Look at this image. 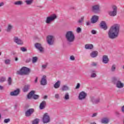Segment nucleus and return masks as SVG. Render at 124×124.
Here are the masks:
<instances>
[{
  "label": "nucleus",
  "instance_id": "nucleus-1",
  "mask_svg": "<svg viewBox=\"0 0 124 124\" xmlns=\"http://www.w3.org/2000/svg\"><path fill=\"white\" fill-rule=\"evenodd\" d=\"M119 33H120V25L114 24L110 28L108 34L109 38L115 39L119 36Z\"/></svg>",
  "mask_w": 124,
  "mask_h": 124
},
{
  "label": "nucleus",
  "instance_id": "nucleus-2",
  "mask_svg": "<svg viewBox=\"0 0 124 124\" xmlns=\"http://www.w3.org/2000/svg\"><path fill=\"white\" fill-rule=\"evenodd\" d=\"M65 37L67 41L70 43L74 42V40H75V36L72 31H67L65 34Z\"/></svg>",
  "mask_w": 124,
  "mask_h": 124
},
{
  "label": "nucleus",
  "instance_id": "nucleus-3",
  "mask_svg": "<svg viewBox=\"0 0 124 124\" xmlns=\"http://www.w3.org/2000/svg\"><path fill=\"white\" fill-rule=\"evenodd\" d=\"M112 82L115 85L116 88L118 89H123L124 86V83L122 82L120 79L117 78H112Z\"/></svg>",
  "mask_w": 124,
  "mask_h": 124
},
{
  "label": "nucleus",
  "instance_id": "nucleus-4",
  "mask_svg": "<svg viewBox=\"0 0 124 124\" xmlns=\"http://www.w3.org/2000/svg\"><path fill=\"white\" fill-rule=\"evenodd\" d=\"M31 72V69L26 67H23L16 73L19 75H29Z\"/></svg>",
  "mask_w": 124,
  "mask_h": 124
},
{
  "label": "nucleus",
  "instance_id": "nucleus-5",
  "mask_svg": "<svg viewBox=\"0 0 124 124\" xmlns=\"http://www.w3.org/2000/svg\"><path fill=\"white\" fill-rule=\"evenodd\" d=\"M56 19H57V15L53 14L47 16L45 22L46 24H51V23H52V22H54Z\"/></svg>",
  "mask_w": 124,
  "mask_h": 124
},
{
  "label": "nucleus",
  "instance_id": "nucleus-6",
  "mask_svg": "<svg viewBox=\"0 0 124 124\" xmlns=\"http://www.w3.org/2000/svg\"><path fill=\"white\" fill-rule=\"evenodd\" d=\"M112 11H108V15L109 16L114 17L117 15V6L115 5L112 6Z\"/></svg>",
  "mask_w": 124,
  "mask_h": 124
},
{
  "label": "nucleus",
  "instance_id": "nucleus-7",
  "mask_svg": "<svg viewBox=\"0 0 124 124\" xmlns=\"http://www.w3.org/2000/svg\"><path fill=\"white\" fill-rule=\"evenodd\" d=\"M46 41L48 45H53L55 41V37L53 35H48L46 37Z\"/></svg>",
  "mask_w": 124,
  "mask_h": 124
},
{
  "label": "nucleus",
  "instance_id": "nucleus-8",
  "mask_svg": "<svg viewBox=\"0 0 124 124\" xmlns=\"http://www.w3.org/2000/svg\"><path fill=\"white\" fill-rule=\"evenodd\" d=\"M35 47L37 49L40 53H44V47H42V45L40 43H36L34 44Z\"/></svg>",
  "mask_w": 124,
  "mask_h": 124
},
{
  "label": "nucleus",
  "instance_id": "nucleus-9",
  "mask_svg": "<svg viewBox=\"0 0 124 124\" xmlns=\"http://www.w3.org/2000/svg\"><path fill=\"white\" fill-rule=\"evenodd\" d=\"M42 120L44 124L49 123L50 122V116L49 114L47 113L44 114Z\"/></svg>",
  "mask_w": 124,
  "mask_h": 124
},
{
  "label": "nucleus",
  "instance_id": "nucleus-10",
  "mask_svg": "<svg viewBox=\"0 0 124 124\" xmlns=\"http://www.w3.org/2000/svg\"><path fill=\"white\" fill-rule=\"evenodd\" d=\"M100 5L99 4L94 5L92 6V10L94 13H99L100 11Z\"/></svg>",
  "mask_w": 124,
  "mask_h": 124
},
{
  "label": "nucleus",
  "instance_id": "nucleus-11",
  "mask_svg": "<svg viewBox=\"0 0 124 124\" xmlns=\"http://www.w3.org/2000/svg\"><path fill=\"white\" fill-rule=\"evenodd\" d=\"M86 97H87V93H85V92L82 91L79 93L78 95V99L79 100L85 99Z\"/></svg>",
  "mask_w": 124,
  "mask_h": 124
},
{
  "label": "nucleus",
  "instance_id": "nucleus-12",
  "mask_svg": "<svg viewBox=\"0 0 124 124\" xmlns=\"http://www.w3.org/2000/svg\"><path fill=\"white\" fill-rule=\"evenodd\" d=\"M14 41L18 45H23V41L20 39H18V37H15L14 38Z\"/></svg>",
  "mask_w": 124,
  "mask_h": 124
},
{
  "label": "nucleus",
  "instance_id": "nucleus-13",
  "mask_svg": "<svg viewBox=\"0 0 124 124\" xmlns=\"http://www.w3.org/2000/svg\"><path fill=\"white\" fill-rule=\"evenodd\" d=\"M20 93V89H17L13 92L10 93V95L12 96H16Z\"/></svg>",
  "mask_w": 124,
  "mask_h": 124
},
{
  "label": "nucleus",
  "instance_id": "nucleus-14",
  "mask_svg": "<svg viewBox=\"0 0 124 124\" xmlns=\"http://www.w3.org/2000/svg\"><path fill=\"white\" fill-rule=\"evenodd\" d=\"M33 112H34V109L33 108H30L26 111L25 116L26 117H30Z\"/></svg>",
  "mask_w": 124,
  "mask_h": 124
},
{
  "label": "nucleus",
  "instance_id": "nucleus-15",
  "mask_svg": "<svg viewBox=\"0 0 124 124\" xmlns=\"http://www.w3.org/2000/svg\"><path fill=\"white\" fill-rule=\"evenodd\" d=\"M41 85H42V86H45V85H47V80H46V76H43L41 80Z\"/></svg>",
  "mask_w": 124,
  "mask_h": 124
},
{
  "label": "nucleus",
  "instance_id": "nucleus-16",
  "mask_svg": "<svg viewBox=\"0 0 124 124\" xmlns=\"http://www.w3.org/2000/svg\"><path fill=\"white\" fill-rule=\"evenodd\" d=\"M99 17L97 16H93L91 19V22L92 24H94L98 21Z\"/></svg>",
  "mask_w": 124,
  "mask_h": 124
},
{
  "label": "nucleus",
  "instance_id": "nucleus-17",
  "mask_svg": "<svg viewBox=\"0 0 124 124\" xmlns=\"http://www.w3.org/2000/svg\"><path fill=\"white\" fill-rule=\"evenodd\" d=\"M109 62V58H108V56L107 55H104L103 56L102 62L103 63H108Z\"/></svg>",
  "mask_w": 124,
  "mask_h": 124
},
{
  "label": "nucleus",
  "instance_id": "nucleus-18",
  "mask_svg": "<svg viewBox=\"0 0 124 124\" xmlns=\"http://www.w3.org/2000/svg\"><path fill=\"white\" fill-rule=\"evenodd\" d=\"M46 101H43V102H42L40 104V106H39V108L41 110H43V109H44V108H45V107H46Z\"/></svg>",
  "mask_w": 124,
  "mask_h": 124
},
{
  "label": "nucleus",
  "instance_id": "nucleus-19",
  "mask_svg": "<svg viewBox=\"0 0 124 124\" xmlns=\"http://www.w3.org/2000/svg\"><path fill=\"white\" fill-rule=\"evenodd\" d=\"M54 89H59L61 87V81L58 80L53 86Z\"/></svg>",
  "mask_w": 124,
  "mask_h": 124
},
{
  "label": "nucleus",
  "instance_id": "nucleus-20",
  "mask_svg": "<svg viewBox=\"0 0 124 124\" xmlns=\"http://www.w3.org/2000/svg\"><path fill=\"white\" fill-rule=\"evenodd\" d=\"M100 27L102 29L106 30L107 29V25H106V23L104 21H102L100 23Z\"/></svg>",
  "mask_w": 124,
  "mask_h": 124
},
{
  "label": "nucleus",
  "instance_id": "nucleus-21",
  "mask_svg": "<svg viewBox=\"0 0 124 124\" xmlns=\"http://www.w3.org/2000/svg\"><path fill=\"white\" fill-rule=\"evenodd\" d=\"M109 123V119L108 118H103L101 120V123L102 124H107Z\"/></svg>",
  "mask_w": 124,
  "mask_h": 124
},
{
  "label": "nucleus",
  "instance_id": "nucleus-22",
  "mask_svg": "<svg viewBox=\"0 0 124 124\" xmlns=\"http://www.w3.org/2000/svg\"><path fill=\"white\" fill-rule=\"evenodd\" d=\"M98 52L97 51H93L90 54V56L92 58H95L97 57Z\"/></svg>",
  "mask_w": 124,
  "mask_h": 124
},
{
  "label": "nucleus",
  "instance_id": "nucleus-23",
  "mask_svg": "<svg viewBox=\"0 0 124 124\" xmlns=\"http://www.w3.org/2000/svg\"><path fill=\"white\" fill-rule=\"evenodd\" d=\"M85 49H92L93 48V45L92 44H86L85 46Z\"/></svg>",
  "mask_w": 124,
  "mask_h": 124
},
{
  "label": "nucleus",
  "instance_id": "nucleus-24",
  "mask_svg": "<svg viewBox=\"0 0 124 124\" xmlns=\"http://www.w3.org/2000/svg\"><path fill=\"white\" fill-rule=\"evenodd\" d=\"M35 92L34 91H31L28 95L27 97L29 99H30L33 96V94H34V93Z\"/></svg>",
  "mask_w": 124,
  "mask_h": 124
},
{
  "label": "nucleus",
  "instance_id": "nucleus-25",
  "mask_svg": "<svg viewBox=\"0 0 124 124\" xmlns=\"http://www.w3.org/2000/svg\"><path fill=\"white\" fill-rule=\"evenodd\" d=\"M12 29H13V25H12V24H8L6 31L9 32L10 31H11V30H12Z\"/></svg>",
  "mask_w": 124,
  "mask_h": 124
},
{
  "label": "nucleus",
  "instance_id": "nucleus-26",
  "mask_svg": "<svg viewBox=\"0 0 124 124\" xmlns=\"http://www.w3.org/2000/svg\"><path fill=\"white\" fill-rule=\"evenodd\" d=\"M30 87H31V85H25L23 89V92H24V93H25L26 92H28V91H29V90H30Z\"/></svg>",
  "mask_w": 124,
  "mask_h": 124
},
{
  "label": "nucleus",
  "instance_id": "nucleus-27",
  "mask_svg": "<svg viewBox=\"0 0 124 124\" xmlns=\"http://www.w3.org/2000/svg\"><path fill=\"white\" fill-rule=\"evenodd\" d=\"M63 98L65 100H69V93H66L64 95Z\"/></svg>",
  "mask_w": 124,
  "mask_h": 124
},
{
  "label": "nucleus",
  "instance_id": "nucleus-28",
  "mask_svg": "<svg viewBox=\"0 0 124 124\" xmlns=\"http://www.w3.org/2000/svg\"><path fill=\"white\" fill-rule=\"evenodd\" d=\"M25 3H26L27 5H31L33 2V0H26L25 1Z\"/></svg>",
  "mask_w": 124,
  "mask_h": 124
},
{
  "label": "nucleus",
  "instance_id": "nucleus-29",
  "mask_svg": "<svg viewBox=\"0 0 124 124\" xmlns=\"http://www.w3.org/2000/svg\"><path fill=\"white\" fill-rule=\"evenodd\" d=\"M68 90H69V88L67 85H63L62 87V90L63 92L68 91Z\"/></svg>",
  "mask_w": 124,
  "mask_h": 124
},
{
  "label": "nucleus",
  "instance_id": "nucleus-30",
  "mask_svg": "<svg viewBox=\"0 0 124 124\" xmlns=\"http://www.w3.org/2000/svg\"><path fill=\"white\" fill-rule=\"evenodd\" d=\"M110 71L111 72H115V71H116V65L115 64L112 65L111 68H110Z\"/></svg>",
  "mask_w": 124,
  "mask_h": 124
},
{
  "label": "nucleus",
  "instance_id": "nucleus-31",
  "mask_svg": "<svg viewBox=\"0 0 124 124\" xmlns=\"http://www.w3.org/2000/svg\"><path fill=\"white\" fill-rule=\"evenodd\" d=\"M14 4L15 5H22L23 4V1L19 0L15 2Z\"/></svg>",
  "mask_w": 124,
  "mask_h": 124
},
{
  "label": "nucleus",
  "instance_id": "nucleus-32",
  "mask_svg": "<svg viewBox=\"0 0 124 124\" xmlns=\"http://www.w3.org/2000/svg\"><path fill=\"white\" fill-rule=\"evenodd\" d=\"M85 19V16H81V18L78 20V23L79 24H81L84 22V20Z\"/></svg>",
  "mask_w": 124,
  "mask_h": 124
},
{
  "label": "nucleus",
  "instance_id": "nucleus-33",
  "mask_svg": "<svg viewBox=\"0 0 124 124\" xmlns=\"http://www.w3.org/2000/svg\"><path fill=\"white\" fill-rule=\"evenodd\" d=\"M8 85H9V86H10L12 84V78H11V77H9L8 78Z\"/></svg>",
  "mask_w": 124,
  "mask_h": 124
},
{
  "label": "nucleus",
  "instance_id": "nucleus-34",
  "mask_svg": "<svg viewBox=\"0 0 124 124\" xmlns=\"http://www.w3.org/2000/svg\"><path fill=\"white\" fill-rule=\"evenodd\" d=\"M91 100H92V102H93V103H97L99 102V100H96V99H94V98H92L91 99Z\"/></svg>",
  "mask_w": 124,
  "mask_h": 124
},
{
  "label": "nucleus",
  "instance_id": "nucleus-35",
  "mask_svg": "<svg viewBox=\"0 0 124 124\" xmlns=\"http://www.w3.org/2000/svg\"><path fill=\"white\" fill-rule=\"evenodd\" d=\"M11 62V60H10V59H6L4 61V62L5 64H10Z\"/></svg>",
  "mask_w": 124,
  "mask_h": 124
},
{
  "label": "nucleus",
  "instance_id": "nucleus-36",
  "mask_svg": "<svg viewBox=\"0 0 124 124\" xmlns=\"http://www.w3.org/2000/svg\"><path fill=\"white\" fill-rule=\"evenodd\" d=\"M39 123V119H36L34 121H32V124H37Z\"/></svg>",
  "mask_w": 124,
  "mask_h": 124
},
{
  "label": "nucleus",
  "instance_id": "nucleus-37",
  "mask_svg": "<svg viewBox=\"0 0 124 124\" xmlns=\"http://www.w3.org/2000/svg\"><path fill=\"white\" fill-rule=\"evenodd\" d=\"M76 31L78 32V33H80V32L82 31V29H81L80 27H78Z\"/></svg>",
  "mask_w": 124,
  "mask_h": 124
},
{
  "label": "nucleus",
  "instance_id": "nucleus-38",
  "mask_svg": "<svg viewBox=\"0 0 124 124\" xmlns=\"http://www.w3.org/2000/svg\"><path fill=\"white\" fill-rule=\"evenodd\" d=\"M37 62V57H35L32 58V62L34 63V62Z\"/></svg>",
  "mask_w": 124,
  "mask_h": 124
},
{
  "label": "nucleus",
  "instance_id": "nucleus-39",
  "mask_svg": "<svg viewBox=\"0 0 124 124\" xmlns=\"http://www.w3.org/2000/svg\"><path fill=\"white\" fill-rule=\"evenodd\" d=\"M6 79L4 77H1L0 78V82L1 83L2 82H4V81H5Z\"/></svg>",
  "mask_w": 124,
  "mask_h": 124
},
{
  "label": "nucleus",
  "instance_id": "nucleus-40",
  "mask_svg": "<svg viewBox=\"0 0 124 124\" xmlns=\"http://www.w3.org/2000/svg\"><path fill=\"white\" fill-rule=\"evenodd\" d=\"M55 98L56 99H60V94H59V93H56V94H55Z\"/></svg>",
  "mask_w": 124,
  "mask_h": 124
},
{
  "label": "nucleus",
  "instance_id": "nucleus-41",
  "mask_svg": "<svg viewBox=\"0 0 124 124\" xmlns=\"http://www.w3.org/2000/svg\"><path fill=\"white\" fill-rule=\"evenodd\" d=\"M38 97H39V96L38 95H36V94L33 95V98L34 99H37V98H38Z\"/></svg>",
  "mask_w": 124,
  "mask_h": 124
},
{
  "label": "nucleus",
  "instance_id": "nucleus-42",
  "mask_svg": "<svg viewBox=\"0 0 124 124\" xmlns=\"http://www.w3.org/2000/svg\"><path fill=\"white\" fill-rule=\"evenodd\" d=\"M20 50L21 51H22V52H27V48L22 47L20 48Z\"/></svg>",
  "mask_w": 124,
  "mask_h": 124
},
{
  "label": "nucleus",
  "instance_id": "nucleus-43",
  "mask_svg": "<svg viewBox=\"0 0 124 124\" xmlns=\"http://www.w3.org/2000/svg\"><path fill=\"white\" fill-rule=\"evenodd\" d=\"M9 122H10V119H6L4 120V123L5 124H7L8 123H9Z\"/></svg>",
  "mask_w": 124,
  "mask_h": 124
},
{
  "label": "nucleus",
  "instance_id": "nucleus-44",
  "mask_svg": "<svg viewBox=\"0 0 124 124\" xmlns=\"http://www.w3.org/2000/svg\"><path fill=\"white\" fill-rule=\"evenodd\" d=\"M91 77H92V78H94L96 77V74L95 73L92 74L91 75Z\"/></svg>",
  "mask_w": 124,
  "mask_h": 124
},
{
  "label": "nucleus",
  "instance_id": "nucleus-45",
  "mask_svg": "<svg viewBox=\"0 0 124 124\" xmlns=\"http://www.w3.org/2000/svg\"><path fill=\"white\" fill-rule=\"evenodd\" d=\"M97 63H96V62H93L91 64V65L92 66H96Z\"/></svg>",
  "mask_w": 124,
  "mask_h": 124
},
{
  "label": "nucleus",
  "instance_id": "nucleus-46",
  "mask_svg": "<svg viewBox=\"0 0 124 124\" xmlns=\"http://www.w3.org/2000/svg\"><path fill=\"white\" fill-rule=\"evenodd\" d=\"M80 86H81V85L80 84V83H78L76 87V89H79Z\"/></svg>",
  "mask_w": 124,
  "mask_h": 124
},
{
  "label": "nucleus",
  "instance_id": "nucleus-47",
  "mask_svg": "<svg viewBox=\"0 0 124 124\" xmlns=\"http://www.w3.org/2000/svg\"><path fill=\"white\" fill-rule=\"evenodd\" d=\"M91 33H92V34H96V31L95 30H92Z\"/></svg>",
  "mask_w": 124,
  "mask_h": 124
},
{
  "label": "nucleus",
  "instance_id": "nucleus-48",
  "mask_svg": "<svg viewBox=\"0 0 124 124\" xmlns=\"http://www.w3.org/2000/svg\"><path fill=\"white\" fill-rule=\"evenodd\" d=\"M42 67L43 69H45L47 67V64H43L42 65Z\"/></svg>",
  "mask_w": 124,
  "mask_h": 124
},
{
  "label": "nucleus",
  "instance_id": "nucleus-49",
  "mask_svg": "<svg viewBox=\"0 0 124 124\" xmlns=\"http://www.w3.org/2000/svg\"><path fill=\"white\" fill-rule=\"evenodd\" d=\"M70 60L71 61H74V60H75V57H74V56H70Z\"/></svg>",
  "mask_w": 124,
  "mask_h": 124
},
{
  "label": "nucleus",
  "instance_id": "nucleus-50",
  "mask_svg": "<svg viewBox=\"0 0 124 124\" xmlns=\"http://www.w3.org/2000/svg\"><path fill=\"white\" fill-rule=\"evenodd\" d=\"M86 24L87 26H90V25H91V21H88L86 22Z\"/></svg>",
  "mask_w": 124,
  "mask_h": 124
},
{
  "label": "nucleus",
  "instance_id": "nucleus-51",
  "mask_svg": "<svg viewBox=\"0 0 124 124\" xmlns=\"http://www.w3.org/2000/svg\"><path fill=\"white\" fill-rule=\"evenodd\" d=\"M90 72H91V73L93 74V73H95V72H96V71H95V70H91L90 71Z\"/></svg>",
  "mask_w": 124,
  "mask_h": 124
},
{
  "label": "nucleus",
  "instance_id": "nucleus-52",
  "mask_svg": "<svg viewBox=\"0 0 124 124\" xmlns=\"http://www.w3.org/2000/svg\"><path fill=\"white\" fill-rule=\"evenodd\" d=\"M4 5V3L3 2H1L0 3V7H1V6H3Z\"/></svg>",
  "mask_w": 124,
  "mask_h": 124
},
{
  "label": "nucleus",
  "instance_id": "nucleus-53",
  "mask_svg": "<svg viewBox=\"0 0 124 124\" xmlns=\"http://www.w3.org/2000/svg\"><path fill=\"white\" fill-rule=\"evenodd\" d=\"M97 115V113H93V115H92V118H93V117H96V115Z\"/></svg>",
  "mask_w": 124,
  "mask_h": 124
},
{
  "label": "nucleus",
  "instance_id": "nucleus-54",
  "mask_svg": "<svg viewBox=\"0 0 124 124\" xmlns=\"http://www.w3.org/2000/svg\"><path fill=\"white\" fill-rule=\"evenodd\" d=\"M0 90L1 91H2V90H3V86H0Z\"/></svg>",
  "mask_w": 124,
  "mask_h": 124
},
{
  "label": "nucleus",
  "instance_id": "nucleus-55",
  "mask_svg": "<svg viewBox=\"0 0 124 124\" xmlns=\"http://www.w3.org/2000/svg\"><path fill=\"white\" fill-rule=\"evenodd\" d=\"M38 80V78H36L35 79V83H36L37 82Z\"/></svg>",
  "mask_w": 124,
  "mask_h": 124
},
{
  "label": "nucleus",
  "instance_id": "nucleus-56",
  "mask_svg": "<svg viewBox=\"0 0 124 124\" xmlns=\"http://www.w3.org/2000/svg\"><path fill=\"white\" fill-rule=\"evenodd\" d=\"M47 96H46V95H45V96H44V99H46V98H47Z\"/></svg>",
  "mask_w": 124,
  "mask_h": 124
},
{
  "label": "nucleus",
  "instance_id": "nucleus-57",
  "mask_svg": "<svg viewBox=\"0 0 124 124\" xmlns=\"http://www.w3.org/2000/svg\"><path fill=\"white\" fill-rule=\"evenodd\" d=\"M15 61H16V62H17V61H18V58L16 57L15 58Z\"/></svg>",
  "mask_w": 124,
  "mask_h": 124
},
{
  "label": "nucleus",
  "instance_id": "nucleus-58",
  "mask_svg": "<svg viewBox=\"0 0 124 124\" xmlns=\"http://www.w3.org/2000/svg\"><path fill=\"white\" fill-rule=\"evenodd\" d=\"M91 124H96V123H95V122H93Z\"/></svg>",
  "mask_w": 124,
  "mask_h": 124
},
{
  "label": "nucleus",
  "instance_id": "nucleus-59",
  "mask_svg": "<svg viewBox=\"0 0 124 124\" xmlns=\"http://www.w3.org/2000/svg\"><path fill=\"white\" fill-rule=\"evenodd\" d=\"M1 31V29L0 28V32Z\"/></svg>",
  "mask_w": 124,
  "mask_h": 124
},
{
  "label": "nucleus",
  "instance_id": "nucleus-60",
  "mask_svg": "<svg viewBox=\"0 0 124 124\" xmlns=\"http://www.w3.org/2000/svg\"><path fill=\"white\" fill-rule=\"evenodd\" d=\"M123 124H124V121H123Z\"/></svg>",
  "mask_w": 124,
  "mask_h": 124
},
{
  "label": "nucleus",
  "instance_id": "nucleus-61",
  "mask_svg": "<svg viewBox=\"0 0 124 124\" xmlns=\"http://www.w3.org/2000/svg\"><path fill=\"white\" fill-rule=\"evenodd\" d=\"M0 55H1V54L0 53Z\"/></svg>",
  "mask_w": 124,
  "mask_h": 124
}]
</instances>
